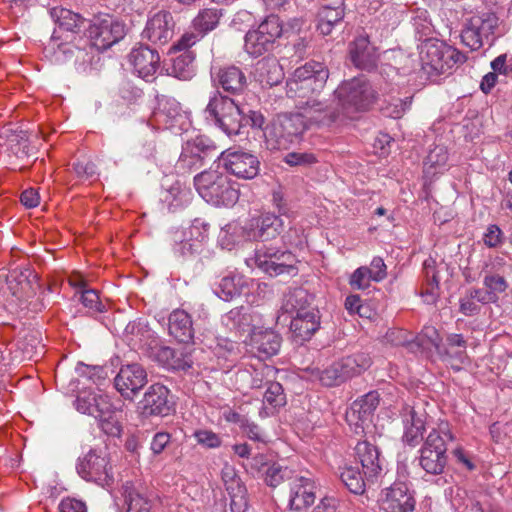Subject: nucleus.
<instances>
[{
  "mask_svg": "<svg viewBox=\"0 0 512 512\" xmlns=\"http://www.w3.org/2000/svg\"><path fill=\"white\" fill-rule=\"evenodd\" d=\"M328 77L323 63L311 61L298 67L286 82L287 96L295 99L296 107L318 127H329L340 117L337 106L320 98Z\"/></svg>",
  "mask_w": 512,
  "mask_h": 512,
  "instance_id": "f257e3e1",
  "label": "nucleus"
},
{
  "mask_svg": "<svg viewBox=\"0 0 512 512\" xmlns=\"http://www.w3.org/2000/svg\"><path fill=\"white\" fill-rule=\"evenodd\" d=\"M310 125L315 123L301 110L297 113L279 114L264 129L266 147L269 150L288 149Z\"/></svg>",
  "mask_w": 512,
  "mask_h": 512,
  "instance_id": "f03ea898",
  "label": "nucleus"
},
{
  "mask_svg": "<svg viewBox=\"0 0 512 512\" xmlns=\"http://www.w3.org/2000/svg\"><path fill=\"white\" fill-rule=\"evenodd\" d=\"M455 439L448 422L432 428L420 449L419 464L429 474L439 475L447 464L448 444Z\"/></svg>",
  "mask_w": 512,
  "mask_h": 512,
  "instance_id": "7ed1b4c3",
  "label": "nucleus"
},
{
  "mask_svg": "<svg viewBox=\"0 0 512 512\" xmlns=\"http://www.w3.org/2000/svg\"><path fill=\"white\" fill-rule=\"evenodd\" d=\"M194 185L199 195L214 206H232L239 198L238 189L217 170L209 169L197 174Z\"/></svg>",
  "mask_w": 512,
  "mask_h": 512,
  "instance_id": "20e7f679",
  "label": "nucleus"
},
{
  "mask_svg": "<svg viewBox=\"0 0 512 512\" xmlns=\"http://www.w3.org/2000/svg\"><path fill=\"white\" fill-rule=\"evenodd\" d=\"M370 365L371 358L369 355L359 352L343 357L323 370L313 369L311 371V379L318 380L326 387L339 386L348 379L364 372Z\"/></svg>",
  "mask_w": 512,
  "mask_h": 512,
  "instance_id": "39448f33",
  "label": "nucleus"
},
{
  "mask_svg": "<svg viewBox=\"0 0 512 512\" xmlns=\"http://www.w3.org/2000/svg\"><path fill=\"white\" fill-rule=\"evenodd\" d=\"M283 35V22L276 15L267 16L256 29L249 30L244 38V49L252 57H260L274 50Z\"/></svg>",
  "mask_w": 512,
  "mask_h": 512,
  "instance_id": "423d86ee",
  "label": "nucleus"
},
{
  "mask_svg": "<svg viewBox=\"0 0 512 512\" xmlns=\"http://www.w3.org/2000/svg\"><path fill=\"white\" fill-rule=\"evenodd\" d=\"M76 470L82 479L101 487L110 486L114 482L112 466L107 454L101 449H90L79 457Z\"/></svg>",
  "mask_w": 512,
  "mask_h": 512,
  "instance_id": "0eeeda50",
  "label": "nucleus"
},
{
  "mask_svg": "<svg viewBox=\"0 0 512 512\" xmlns=\"http://www.w3.org/2000/svg\"><path fill=\"white\" fill-rule=\"evenodd\" d=\"M254 262L261 271L271 277L297 273L295 256L288 250L263 245L256 249Z\"/></svg>",
  "mask_w": 512,
  "mask_h": 512,
  "instance_id": "6e6552de",
  "label": "nucleus"
},
{
  "mask_svg": "<svg viewBox=\"0 0 512 512\" xmlns=\"http://www.w3.org/2000/svg\"><path fill=\"white\" fill-rule=\"evenodd\" d=\"M335 95L338 104L342 106L346 114L350 110H365L372 103L374 91L369 82L363 77H354L344 81L336 90Z\"/></svg>",
  "mask_w": 512,
  "mask_h": 512,
  "instance_id": "1a4fd4ad",
  "label": "nucleus"
},
{
  "mask_svg": "<svg viewBox=\"0 0 512 512\" xmlns=\"http://www.w3.org/2000/svg\"><path fill=\"white\" fill-rule=\"evenodd\" d=\"M210 224L202 218L193 220L188 233L175 230L171 233L173 250L180 256H193L202 252L208 240Z\"/></svg>",
  "mask_w": 512,
  "mask_h": 512,
  "instance_id": "9d476101",
  "label": "nucleus"
},
{
  "mask_svg": "<svg viewBox=\"0 0 512 512\" xmlns=\"http://www.w3.org/2000/svg\"><path fill=\"white\" fill-rule=\"evenodd\" d=\"M379 400L378 392L370 391L351 404L346 411V421L354 434L362 435L370 426Z\"/></svg>",
  "mask_w": 512,
  "mask_h": 512,
  "instance_id": "9b49d317",
  "label": "nucleus"
},
{
  "mask_svg": "<svg viewBox=\"0 0 512 512\" xmlns=\"http://www.w3.org/2000/svg\"><path fill=\"white\" fill-rule=\"evenodd\" d=\"M125 34V24L111 16L97 18L89 27L92 45L102 51L119 42Z\"/></svg>",
  "mask_w": 512,
  "mask_h": 512,
  "instance_id": "f8f14e48",
  "label": "nucleus"
},
{
  "mask_svg": "<svg viewBox=\"0 0 512 512\" xmlns=\"http://www.w3.org/2000/svg\"><path fill=\"white\" fill-rule=\"evenodd\" d=\"M215 152L216 148L206 144L205 140L201 137L187 141L182 147V152L175 164V169L180 174L199 169L203 166L204 160L207 157H213L214 155L212 154Z\"/></svg>",
  "mask_w": 512,
  "mask_h": 512,
  "instance_id": "ddd939ff",
  "label": "nucleus"
},
{
  "mask_svg": "<svg viewBox=\"0 0 512 512\" xmlns=\"http://www.w3.org/2000/svg\"><path fill=\"white\" fill-rule=\"evenodd\" d=\"M176 22L171 12L160 10L148 16L142 38L154 45H166L174 36Z\"/></svg>",
  "mask_w": 512,
  "mask_h": 512,
  "instance_id": "4468645a",
  "label": "nucleus"
},
{
  "mask_svg": "<svg viewBox=\"0 0 512 512\" xmlns=\"http://www.w3.org/2000/svg\"><path fill=\"white\" fill-rule=\"evenodd\" d=\"M379 505L384 512H413L415 499L406 483L395 482L382 492Z\"/></svg>",
  "mask_w": 512,
  "mask_h": 512,
  "instance_id": "2eb2a0df",
  "label": "nucleus"
},
{
  "mask_svg": "<svg viewBox=\"0 0 512 512\" xmlns=\"http://www.w3.org/2000/svg\"><path fill=\"white\" fill-rule=\"evenodd\" d=\"M147 383V372L136 363L123 365L114 378L116 390L126 399H132Z\"/></svg>",
  "mask_w": 512,
  "mask_h": 512,
  "instance_id": "dca6fc26",
  "label": "nucleus"
},
{
  "mask_svg": "<svg viewBox=\"0 0 512 512\" xmlns=\"http://www.w3.org/2000/svg\"><path fill=\"white\" fill-rule=\"evenodd\" d=\"M169 389L159 383L151 385L140 401L141 414L149 416H167L173 411V402L169 398Z\"/></svg>",
  "mask_w": 512,
  "mask_h": 512,
  "instance_id": "f3484780",
  "label": "nucleus"
},
{
  "mask_svg": "<svg viewBox=\"0 0 512 512\" xmlns=\"http://www.w3.org/2000/svg\"><path fill=\"white\" fill-rule=\"evenodd\" d=\"M221 478L230 497L231 512H246L248 509L247 489L234 466L225 464Z\"/></svg>",
  "mask_w": 512,
  "mask_h": 512,
  "instance_id": "a211bd4d",
  "label": "nucleus"
},
{
  "mask_svg": "<svg viewBox=\"0 0 512 512\" xmlns=\"http://www.w3.org/2000/svg\"><path fill=\"white\" fill-rule=\"evenodd\" d=\"M128 57L135 73L146 81L153 79L160 67L158 51L148 45L133 48Z\"/></svg>",
  "mask_w": 512,
  "mask_h": 512,
  "instance_id": "6ab92c4d",
  "label": "nucleus"
},
{
  "mask_svg": "<svg viewBox=\"0 0 512 512\" xmlns=\"http://www.w3.org/2000/svg\"><path fill=\"white\" fill-rule=\"evenodd\" d=\"M211 79L214 86L224 92L239 95L247 87V79L243 71L234 65L211 69Z\"/></svg>",
  "mask_w": 512,
  "mask_h": 512,
  "instance_id": "aec40b11",
  "label": "nucleus"
},
{
  "mask_svg": "<svg viewBox=\"0 0 512 512\" xmlns=\"http://www.w3.org/2000/svg\"><path fill=\"white\" fill-rule=\"evenodd\" d=\"M289 487L290 509L301 511L314 504L317 486L311 477L295 475Z\"/></svg>",
  "mask_w": 512,
  "mask_h": 512,
  "instance_id": "412c9836",
  "label": "nucleus"
},
{
  "mask_svg": "<svg viewBox=\"0 0 512 512\" xmlns=\"http://www.w3.org/2000/svg\"><path fill=\"white\" fill-rule=\"evenodd\" d=\"M401 415L404 428L402 441L410 447H416L423 440L425 413L407 405L403 408Z\"/></svg>",
  "mask_w": 512,
  "mask_h": 512,
  "instance_id": "4be33fe9",
  "label": "nucleus"
},
{
  "mask_svg": "<svg viewBox=\"0 0 512 512\" xmlns=\"http://www.w3.org/2000/svg\"><path fill=\"white\" fill-rule=\"evenodd\" d=\"M224 160L226 169L238 178L253 179L259 173V160L250 153L229 152Z\"/></svg>",
  "mask_w": 512,
  "mask_h": 512,
  "instance_id": "5701e85b",
  "label": "nucleus"
},
{
  "mask_svg": "<svg viewBox=\"0 0 512 512\" xmlns=\"http://www.w3.org/2000/svg\"><path fill=\"white\" fill-rule=\"evenodd\" d=\"M126 512H151L154 494L146 487L132 482L123 485Z\"/></svg>",
  "mask_w": 512,
  "mask_h": 512,
  "instance_id": "b1692460",
  "label": "nucleus"
},
{
  "mask_svg": "<svg viewBox=\"0 0 512 512\" xmlns=\"http://www.w3.org/2000/svg\"><path fill=\"white\" fill-rule=\"evenodd\" d=\"M352 64L361 70L372 71L377 66L375 48L371 46L367 35H359L349 47Z\"/></svg>",
  "mask_w": 512,
  "mask_h": 512,
  "instance_id": "393cba45",
  "label": "nucleus"
},
{
  "mask_svg": "<svg viewBox=\"0 0 512 512\" xmlns=\"http://www.w3.org/2000/svg\"><path fill=\"white\" fill-rule=\"evenodd\" d=\"M355 451L366 481H373L382 471L378 448L368 441H362L357 443Z\"/></svg>",
  "mask_w": 512,
  "mask_h": 512,
  "instance_id": "a878e982",
  "label": "nucleus"
},
{
  "mask_svg": "<svg viewBox=\"0 0 512 512\" xmlns=\"http://www.w3.org/2000/svg\"><path fill=\"white\" fill-rule=\"evenodd\" d=\"M13 359L21 362L37 360L44 355V344L39 331H28L16 344Z\"/></svg>",
  "mask_w": 512,
  "mask_h": 512,
  "instance_id": "bb28decb",
  "label": "nucleus"
},
{
  "mask_svg": "<svg viewBox=\"0 0 512 512\" xmlns=\"http://www.w3.org/2000/svg\"><path fill=\"white\" fill-rule=\"evenodd\" d=\"M253 76L263 87H272L282 81L284 74L276 57L267 56L256 63Z\"/></svg>",
  "mask_w": 512,
  "mask_h": 512,
  "instance_id": "cd10ccee",
  "label": "nucleus"
},
{
  "mask_svg": "<svg viewBox=\"0 0 512 512\" xmlns=\"http://www.w3.org/2000/svg\"><path fill=\"white\" fill-rule=\"evenodd\" d=\"M36 275L29 268H15L7 275L8 289L18 299L29 298L34 294L33 282Z\"/></svg>",
  "mask_w": 512,
  "mask_h": 512,
  "instance_id": "c85d7f7f",
  "label": "nucleus"
},
{
  "mask_svg": "<svg viewBox=\"0 0 512 512\" xmlns=\"http://www.w3.org/2000/svg\"><path fill=\"white\" fill-rule=\"evenodd\" d=\"M253 284L254 281L252 279L241 274H233L221 279L215 293L224 301H231L234 298L247 293L250 286Z\"/></svg>",
  "mask_w": 512,
  "mask_h": 512,
  "instance_id": "c756f323",
  "label": "nucleus"
},
{
  "mask_svg": "<svg viewBox=\"0 0 512 512\" xmlns=\"http://www.w3.org/2000/svg\"><path fill=\"white\" fill-rule=\"evenodd\" d=\"M169 334L180 343H191L194 338V328L191 316L184 310H174L169 316Z\"/></svg>",
  "mask_w": 512,
  "mask_h": 512,
  "instance_id": "7c9ffc66",
  "label": "nucleus"
},
{
  "mask_svg": "<svg viewBox=\"0 0 512 512\" xmlns=\"http://www.w3.org/2000/svg\"><path fill=\"white\" fill-rule=\"evenodd\" d=\"M320 327V315L318 309H312L304 313L292 316L290 329L294 335L302 341L308 340Z\"/></svg>",
  "mask_w": 512,
  "mask_h": 512,
  "instance_id": "2f4dec72",
  "label": "nucleus"
},
{
  "mask_svg": "<svg viewBox=\"0 0 512 512\" xmlns=\"http://www.w3.org/2000/svg\"><path fill=\"white\" fill-rule=\"evenodd\" d=\"M314 296L304 288H295L284 295L281 309L292 316L315 309Z\"/></svg>",
  "mask_w": 512,
  "mask_h": 512,
  "instance_id": "473e14b6",
  "label": "nucleus"
},
{
  "mask_svg": "<svg viewBox=\"0 0 512 512\" xmlns=\"http://www.w3.org/2000/svg\"><path fill=\"white\" fill-rule=\"evenodd\" d=\"M154 120L165 128L174 127L178 118H182L180 103L174 98L162 96L158 98V106L153 113Z\"/></svg>",
  "mask_w": 512,
  "mask_h": 512,
  "instance_id": "72a5a7b5",
  "label": "nucleus"
},
{
  "mask_svg": "<svg viewBox=\"0 0 512 512\" xmlns=\"http://www.w3.org/2000/svg\"><path fill=\"white\" fill-rule=\"evenodd\" d=\"M252 348L259 358H270L276 355L281 346V337L271 330L258 331L252 335Z\"/></svg>",
  "mask_w": 512,
  "mask_h": 512,
  "instance_id": "f704fd0d",
  "label": "nucleus"
},
{
  "mask_svg": "<svg viewBox=\"0 0 512 512\" xmlns=\"http://www.w3.org/2000/svg\"><path fill=\"white\" fill-rule=\"evenodd\" d=\"M345 16L344 3L337 6H323L318 12V30L322 35H329L333 27L340 23Z\"/></svg>",
  "mask_w": 512,
  "mask_h": 512,
  "instance_id": "c9c22d12",
  "label": "nucleus"
},
{
  "mask_svg": "<svg viewBox=\"0 0 512 512\" xmlns=\"http://www.w3.org/2000/svg\"><path fill=\"white\" fill-rule=\"evenodd\" d=\"M284 228V222L280 216L272 213H266L257 220V236L261 241H268L276 238Z\"/></svg>",
  "mask_w": 512,
  "mask_h": 512,
  "instance_id": "e433bc0d",
  "label": "nucleus"
},
{
  "mask_svg": "<svg viewBox=\"0 0 512 512\" xmlns=\"http://www.w3.org/2000/svg\"><path fill=\"white\" fill-rule=\"evenodd\" d=\"M252 466L257 468L259 472L262 471V468H266L264 470L265 482L267 485L271 487H277L283 481L287 479H293V477L291 476L292 471L289 470L287 467H283L277 463H273L272 465L267 466L265 463H262V456L255 457L253 459Z\"/></svg>",
  "mask_w": 512,
  "mask_h": 512,
  "instance_id": "4c0bfd02",
  "label": "nucleus"
},
{
  "mask_svg": "<svg viewBox=\"0 0 512 512\" xmlns=\"http://www.w3.org/2000/svg\"><path fill=\"white\" fill-rule=\"evenodd\" d=\"M195 55L192 51H186L172 58L170 74L180 80H190L196 73Z\"/></svg>",
  "mask_w": 512,
  "mask_h": 512,
  "instance_id": "58836bf2",
  "label": "nucleus"
},
{
  "mask_svg": "<svg viewBox=\"0 0 512 512\" xmlns=\"http://www.w3.org/2000/svg\"><path fill=\"white\" fill-rule=\"evenodd\" d=\"M50 15L60 29L68 32L78 33L84 22V19L79 14L62 7L52 8Z\"/></svg>",
  "mask_w": 512,
  "mask_h": 512,
  "instance_id": "ea45409f",
  "label": "nucleus"
},
{
  "mask_svg": "<svg viewBox=\"0 0 512 512\" xmlns=\"http://www.w3.org/2000/svg\"><path fill=\"white\" fill-rule=\"evenodd\" d=\"M473 28L479 31L483 40L492 45L494 42L495 30L498 28L499 19L494 13H484L470 18Z\"/></svg>",
  "mask_w": 512,
  "mask_h": 512,
  "instance_id": "a19ab883",
  "label": "nucleus"
},
{
  "mask_svg": "<svg viewBox=\"0 0 512 512\" xmlns=\"http://www.w3.org/2000/svg\"><path fill=\"white\" fill-rule=\"evenodd\" d=\"M434 263V261H432ZM426 281L423 283L420 295L427 304H434L439 297V278L433 264L424 262Z\"/></svg>",
  "mask_w": 512,
  "mask_h": 512,
  "instance_id": "79ce46f5",
  "label": "nucleus"
},
{
  "mask_svg": "<svg viewBox=\"0 0 512 512\" xmlns=\"http://www.w3.org/2000/svg\"><path fill=\"white\" fill-rule=\"evenodd\" d=\"M235 105L236 103L232 98L222 95L220 91L217 90L210 97L205 112L208 117L213 120L214 124H216L218 119L223 118Z\"/></svg>",
  "mask_w": 512,
  "mask_h": 512,
  "instance_id": "37998d69",
  "label": "nucleus"
},
{
  "mask_svg": "<svg viewBox=\"0 0 512 512\" xmlns=\"http://www.w3.org/2000/svg\"><path fill=\"white\" fill-rule=\"evenodd\" d=\"M222 9L205 8L199 11L198 15L193 20V27L203 37L208 32L214 30L222 17Z\"/></svg>",
  "mask_w": 512,
  "mask_h": 512,
  "instance_id": "c03bdc74",
  "label": "nucleus"
},
{
  "mask_svg": "<svg viewBox=\"0 0 512 512\" xmlns=\"http://www.w3.org/2000/svg\"><path fill=\"white\" fill-rule=\"evenodd\" d=\"M157 359L166 368L172 370L186 371L192 366L191 360L185 359L182 352H177L170 347H161L157 352Z\"/></svg>",
  "mask_w": 512,
  "mask_h": 512,
  "instance_id": "a18cd8bd",
  "label": "nucleus"
},
{
  "mask_svg": "<svg viewBox=\"0 0 512 512\" xmlns=\"http://www.w3.org/2000/svg\"><path fill=\"white\" fill-rule=\"evenodd\" d=\"M244 116L240 107L236 104L226 113L223 118H219L215 124L228 136L238 135L243 126Z\"/></svg>",
  "mask_w": 512,
  "mask_h": 512,
  "instance_id": "49530a36",
  "label": "nucleus"
},
{
  "mask_svg": "<svg viewBox=\"0 0 512 512\" xmlns=\"http://www.w3.org/2000/svg\"><path fill=\"white\" fill-rule=\"evenodd\" d=\"M443 42L427 41L421 49V61L423 68H429L431 72H435L439 67Z\"/></svg>",
  "mask_w": 512,
  "mask_h": 512,
  "instance_id": "de8ad7c7",
  "label": "nucleus"
},
{
  "mask_svg": "<svg viewBox=\"0 0 512 512\" xmlns=\"http://www.w3.org/2000/svg\"><path fill=\"white\" fill-rule=\"evenodd\" d=\"M340 479L348 490L354 494H362L365 491V476L357 467H345L340 474Z\"/></svg>",
  "mask_w": 512,
  "mask_h": 512,
  "instance_id": "09e8293b",
  "label": "nucleus"
},
{
  "mask_svg": "<svg viewBox=\"0 0 512 512\" xmlns=\"http://www.w3.org/2000/svg\"><path fill=\"white\" fill-rule=\"evenodd\" d=\"M440 56L441 63L435 70V73L437 74H444L455 65L462 64L466 61V56L462 52L445 43L442 45V53Z\"/></svg>",
  "mask_w": 512,
  "mask_h": 512,
  "instance_id": "8fccbe9b",
  "label": "nucleus"
},
{
  "mask_svg": "<svg viewBox=\"0 0 512 512\" xmlns=\"http://www.w3.org/2000/svg\"><path fill=\"white\" fill-rule=\"evenodd\" d=\"M448 160V153L444 146H435L431 149L424 160V172L435 175L440 172Z\"/></svg>",
  "mask_w": 512,
  "mask_h": 512,
  "instance_id": "3c124183",
  "label": "nucleus"
},
{
  "mask_svg": "<svg viewBox=\"0 0 512 512\" xmlns=\"http://www.w3.org/2000/svg\"><path fill=\"white\" fill-rule=\"evenodd\" d=\"M223 323L229 328L245 331L250 326L251 317L243 306L231 309L223 316Z\"/></svg>",
  "mask_w": 512,
  "mask_h": 512,
  "instance_id": "603ef678",
  "label": "nucleus"
},
{
  "mask_svg": "<svg viewBox=\"0 0 512 512\" xmlns=\"http://www.w3.org/2000/svg\"><path fill=\"white\" fill-rule=\"evenodd\" d=\"M124 331L127 339L135 345L146 343L152 336V331L148 325L141 320L128 323Z\"/></svg>",
  "mask_w": 512,
  "mask_h": 512,
  "instance_id": "864d4df0",
  "label": "nucleus"
},
{
  "mask_svg": "<svg viewBox=\"0 0 512 512\" xmlns=\"http://www.w3.org/2000/svg\"><path fill=\"white\" fill-rule=\"evenodd\" d=\"M483 285L495 302L498 301V294L505 292L508 288L505 278L498 274L485 275Z\"/></svg>",
  "mask_w": 512,
  "mask_h": 512,
  "instance_id": "5fc2aeb1",
  "label": "nucleus"
},
{
  "mask_svg": "<svg viewBox=\"0 0 512 512\" xmlns=\"http://www.w3.org/2000/svg\"><path fill=\"white\" fill-rule=\"evenodd\" d=\"M80 301L91 315L101 313L105 310V305L100 301L96 290L83 289L81 291Z\"/></svg>",
  "mask_w": 512,
  "mask_h": 512,
  "instance_id": "6e6d98bb",
  "label": "nucleus"
},
{
  "mask_svg": "<svg viewBox=\"0 0 512 512\" xmlns=\"http://www.w3.org/2000/svg\"><path fill=\"white\" fill-rule=\"evenodd\" d=\"M264 402L272 407H281L286 403L283 387L278 382H270L264 394Z\"/></svg>",
  "mask_w": 512,
  "mask_h": 512,
  "instance_id": "4d7b16f0",
  "label": "nucleus"
},
{
  "mask_svg": "<svg viewBox=\"0 0 512 512\" xmlns=\"http://www.w3.org/2000/svg\"><path fill=\"white\" fill-rule=\"evenodd\" d=\"M461 40L462 43L465 46L469 47L471 50H478L485 43L479 31H477V29L473 28V26L471 25V19L468 20L467 24L465 25V28L461 33Z\"/></svg>",
  "mask_w": 512,
  "mask_h": 512,
  "instance_id": "13d9d810",
  "label": "nucleus"
},
{
  "mask_svg": "<svg viewBox=\"0 0 512 512\" xmlns=\"http://www.w3.org/2000/svg\"><path fill=\"white\" fill-rule=\"evenodd\" d=\"M94 413L93 417L95 419L107 418L110 417L111 414H115V407L111 402V398L106 394H98L96 396V402L94 404Z\"/></svg>",
  "mask_w": 512,
  "mask_h": 512,
  "instance_id": "bf43d9fd",
  "label": "nucleus"
},
{
  "mask_svg": "<svg viewBox=\"0 0 512 512\" xmlns=\"http://www.w3.org/2000/svg\"><path fill=\"white\" fill-rule=\"evenodd\" d=\"M203 36L198 32H185L170 48V54L176 52L190 51L193 45L200 41Z\"/></svg>",
  "mask_w": 512,
  "mask_h": 512,
  "instance_id": "052dcab7",
  "label": "nucleus"
},
{
  "mask_svg": "<svg viewBox=\"0 0 512 512\" xmlns=\"http://www.w3.org/2000/svg\"><path fill=\"white\" fill-rule=\"evenodd\" d=\"M372 280L371 273L367 266L357 268L349 279V284L353 289L364 290L370 286Z\"/></svg>",
  "mask_w": 512,
  "mask_h": 512,
  "instance_id": "680f3d73",
  "label": "nucleus"
},
{
  "mask_svg": "<svg viewBox=\"0 0 512 512\" xmlns=\"http://www.w3.org/2000/svg\"><path fill=\"white\" fill-rule=\"evenodd\" d=\"M411 59L402 52H394L389 57V62L384 64L383 70L391 68L396 71L397 74H406L410 69Z\"/></svg>",
  "mask_w": 512,
  "mask_h": 512,
  "instance_id": "e2e57ef3",
  "label": "nucleus"
},
{
  "mask_svg": "<svg viewBox=\"0 0 512 512\" xmlns=\"http://www.w3.org/2000/svg\"><path fill=\"white\" fill-rule=\"evenodd\" d=\"M208 347L216 356L227 358L228 356L235 354L237 343L227 338H216L214 340V344H209Z\"/></svg>",
  "mask_w": 512,
  "mask_h": 512,
  "instance_id": "0e129e2a",
  "label": "nucleus"
},
{
  "mask_svg": "<svg viewBox=\"0 0 512 512\" xmlns=\"http://www.w3.org/2000/svg\"><path fill=\"white\" fill-rule=\"evenodd\" d=\"M344 307L350 315L357 314L360 317H370V310L368 307L363 305L362 299L359 295H348L345 299Z\"/></svg>",
  "mask_w": 512,
  "mask_h": 512,
  "instance_id": "69168bd1",
  "label": "nucleus"
},
{
  "mask_svg": "<svg viewBox=\"0 0 512 512\" xmlns=\"http://www.w3.org/2000/svg\"><path fill=\"white\" fill-rule=\"evenodd\" d=\"M412 98L406 97L404 100L400 98L393 99L392 103H388L385 107L382 108L384 111V114L397 119L400 118L404 112L409 108L411 105Z\"/></svg>",
  "mask_w": 512,
  "mask_h": 512,
  "instance_id": "338daca9",
  "label": "nucleus"
},
{
  "mask_svg": "<svg viewBox=\"0 0 512 512\" xmlns=\"http://www.w3.org/2000/svg\"><path fill=\"white\" fill-rule=\"evenodd\" d=\"M284 161L290 166L306 167L316 163L317 159L313 153L291 152L285 156Z\"/></svg>",
  "mask_w": 512,
  "mask_h": 512,
  "instance_id": "774afa93",
  "label": "nucleus"
}]
</instances>
